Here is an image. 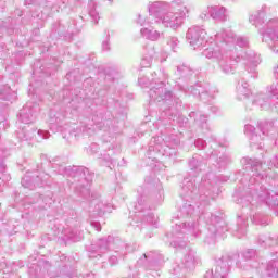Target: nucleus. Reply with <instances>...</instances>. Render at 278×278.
<instances>
[{"label":"nucleus","mask_w":278,"mask_h":278,"mask_svg":"<svg viewBox=\"0 0 278 278\" xmlns=\"http://www.w3.org/2000/svg\"><path fill=\"white\" fill-rule=\"evenodd\" d=\"M149 97L152 99V101L162 103V101H170V99H173V91L166 88L164 83H159L156 86L150 89Z\"/></svg>","instance_id":"obj_7"},{"label":"nucleus","mask_w":278,"mask_h":278,"mask_svg":"<svg viewBox=\"0 0 278 278\" xmlns=\"http://www.w3.org/2000/svg\"><path fill=\"white\" fill-rule=\"evenodd\" d=\"M237 92H238V99H240L241 101L242 99H249V97H251V90L245 87H238Z\"/></svg>","instance_id":"obj_30"},{"label":"nucleus","mask_w":278,"mask_h":278,"mask_svg":"<svg viewBox=\"0 0 278 278\" xmlns=\"http://www.w3.org/2000/svg\"><path fill=\"white\" fill-rule=\"evenodd\" d=\"M89 16L94 21L96 25L99 23V12H97V3L92 0L89 2Z\"/></svg>","instance_id":"obj_25"},{"label":"nucleus","mask_w":278,"mask_h":278,"mask_svg":"<svg viewBox=\"0 0 278 278\" xmlns=\"http://www.w3.org/2000/svg\"><path fill=\"white\" fill-rule=\"evenodd\" d=\"M91 227H93L96 231H101V224L98 222H91Z\"/></svg>","instance_id":"obj_46"},{"label":"nucleus","mask_w":278,"mask_h":278,"mask_svg":"<svg viewBox=\"0 0 278 278\" xmlns=\"http://www.w3.org/2000/svg\"><path fill=\"white\" fill-rule=\"evenodd\" d=\"M102 49L103 51H110V42L109 41L102 42Z\"/></svg>","instance_id":"obj_49"},{"label":"nucleus","mask_w":278,"mask_h":278,"mask_svg":"<svg viewBox=\"0 0 278 278\" xmlns=\"http://www.w3.org/2000/svg\"><path fill=\"white\" fill-rule=\"evenodd\" d=\"M56 236L63 240H73V238H75V232H73L71 228H63L61 233L58 232Z\"/></svg>","instance_id":"obj_27"},{"label":"nucleus","mask_w":278,"mask_h":278,"mask_svg":"<svg viewBox=\"0 0 278 278\" xmlns=\"http://www.w3.org/2000/svg\"><path fill=\"white\" fill-rule=\"evenodd\" d=\"M270 14V7L264 4L255 14H252L249 18L250 23H253L255 27H261L266 21V16Z\"/></svg>","instance_id":"obj_12"},{"label":"nucleus","mask_w":278,"mask_h":278,"mask_svg":"<svg viewBox=\"0 0 278 278\" xmlns=\"http://www.w3.org/2000/svg\"><path fill=\"white\" fill-rule=\"evenodd\" d=\"M267 92L271 94L269 108L274 112H278V84H273L268 89Z\"/></svg>","instance_id":"obj_16"},{"label":"nucleus","mask_w":278,"mask_h":278,"mask_svg":"<svg viewBox=\"0 0 278 278\" xmlns=\"http://www.w3.org/2000/svg\"><path fill=\"white\" fill-rule=\"evenodd\" d=\"M269 277H278V260L270 261L266 267Z\"/></svg>","instance_id":"obj_24"},{"label":"nucleus","mask_w":278,"mask_h":278,"mask_svg":"<svg viewBox=\"0 0 278 278\" xmlns=\"http://www.w3.org/2000/svg\"><path fill=\"white\" fill-rule=\"evenodd\" d=\"M87 278H94V274L87 275Z\"/></svg>","instance_id":"obj_55"},{"label":"nucleus","mask_w":278,"mask_h":278,"mask_svg":"<svg viewBox=\"0 0 278 278\" xmlns=\"http://www.w3.org/2000/svg\"><path fill=\"white\" fill-rule=\"evenodd\" d=\"M88 173V169L86 168H79V167H65V175H67V177H74L77 179H85V181L88 180V178H86V174Z\"/></svg>","instance_id":"obj_15"},{"label":"nucleus","mask_w":278,"mask_h":278,"mask_svg":"<svg viewBox=\"0 0 278 278\" xmlns=\"http://www.w3.org/2000/svg\"><path fill=\"white\" fill-rule=\"evenodd\" d=\"M217 42H223L222 50L227 53V51H233L236 49V45L238 47H247L249 45V40L244 37H238L236 39V35L231 30L222 29L215 36Z\"/></svg>","instance_id":"obj_2"},{"label":"nucleus","mask_w":278,"mask_h":278,"mask_svg":"<svg viewBox=\"0 0 278 278\" xmlns=\"http://www.w3.org/2000/svg\"><path fill=\"white\" fill-rule=\"evenodd\" d=\"M153 150L159 151V153L165 155L166 157H173V155H177V151L166 144L165 141H162L161 143H155Z\"/></svg>","instance_id":"obj_17"},{"label":"nucleus","mask_w":278,"mask_h":278,"mask_svg":"<svg viewBox=\"0 0 278 278\" xmlns=\"http://www.w3.org/2000/svg\"><path fill=\"white\" fill-rule=\"evenodd\" d=\"M137 23H139V25H143L144 24V17H142V15H139Z\"/></svg>","instance_id":"obj_50"},{"label":"nucleus","mask_w":278,"mask_h":278,"mask_svg":"<svg viewBox=\"0 0 278 278\" xmlns=\"http://www.w3.org/2000/svg\"><path fill=\"white\" fill-rule=\"evenodd\" d=\"M195 123L199 127H201L202 129H208L207 126V116L205 115H201V114H197L195 115Z\"/></svg>","instance_id":"obj_28"},{"label":"nucleus","mask_w":278,"mask_h":278,"mask_svg":"<svg viewBox=\"0 0 278 278\" xmlns=\"http://www.w3.org/2000/svg\"><path fill=\"white\" fill-rule=\"evenodd\" d=\"M5 121H7L5 115L0 112V125H2L3 129H5Z\"/></svg>","instance_id":"obj_45"},{"label":"nucleus","mask_w":278,"mask_h":278,"mask_svg":"<svg viewBox=\"0 0 278 278\" xmlns=\"http://www.w3.org/2000/svg\"><path fill=\"white\" fill-rule=\"evenodd\" d=\"M267 241L268 240H266V239H262V235L258 237V244L261 247H266Z\"/></svg>","instance_id":"obj_48"},{"label":"nucleus","mask_w":278,"mask_h":278,"mask_svg":"<svg viewBox=\"0 0 278 278\" xmlns=\"http://www.w3.org/2000/svg\"><path fill=\"white\" fill-rule=\"evenodd\" d=\"M258 129L262 131L263 136H275L277 134V127H275L273 122H261Z\"/></svg>","instance_id":"obj_19"},{"label":"nucleus","mask_w":278,"mask_h":278,"mask_svg":"<svg viewBox=\"0 0 278 278\" xmlns=\"http://www.w3.org/2000/svg\"><path fill=\"white\" fill-rule=\"evenodd\" d=\"M143 257H144V260H148L149 262H155V254L153 252L143 254Z\"/></svg>","instance_id":"obj_40"},{"label":"nucleus","mask_w":278,"mask_h":278,"mask_svg":"<svg viewBox=\"0 0 278 278\" xmlns=\"http://www.w3.org/2000/svg\"><path fill=\"white\" fill-rule=\"evenodd\" d=\"M152 218H153V214L148 215V218H147L148 223H152L151 220Z\"/></svg>","instance_id":"obj_53"},{"label":"nucleus","mask_w":278,"mask_h":278,"mask_svg":"<svg viewBox=\"0 0 278 278\" xmlns=\"http://www.w3.org/2000/svg\"><path fill=\"white\" fill-rule=\"evenodd\" d=\"M230 262L231 257L223 256L216 262V266L214 269L205 273L204 278H227V275L229 274Z\"/></svg>","instance_id":"obj_6"},{"label":"nucleus","mask_w":278,"mask_h":278,"mask_svg":"<svg viewBox=\"0 0 278 278\" xmlns=\"http://www.w3.org/2000/svg\"><path fill=\"white\" fill-rule=\"evenodd\" d=\"M195 147L198 149H204L205 148V141L203 139H198L195 142H194Z\"/></svg>","instance_id":"obj_43"},{"label":"nucleus","mask_w":278,"mask_h":278,"mask_svg":"<svg viewBox=\"0 0 278 278\" xmlns=\"http://www.w3.org/2000/svg\"><path fill=\"white\" fill-rule=\"evenodd\" d=\"M186 16H188V8L184 4L174 2L172 3L169 11L164 14L162 23L165 27L177 29L178 27H181Z\"/></svg>","instance_id":"obj_1"},{"label":"nucleus","mask_w":278,"mask_h":278,"mask_svg":"<svg viewBox=\"0 0 278 278\" xmlns=\"http://www.w3.org/2000/svg\"><path fill=\"white\" fill-rule=\"evenodd\" d=\"M245 131L250 135L251 147L257 146L258 149H262V137L255 134V128L252 125H245Z\"/></svg>","instance_id":"obj_18"},{"label":"nucleus","mask_w":278,"mask_h":278,"mask_svg":"<svg viewBox=\"0 0 278 278\" xmlns=\"http://www.w3.org/2000/svg\"><path fill=\"white\" fill-rule=\"evenodd\" d=\"M110 240H112L111 237L108 238V240L105 239H99L97 242V252L98 253H105L108 252V250L110 249L111 244H110Z\"/></svg>","instance_id":"obj_23"},{"label":"nucleus","mask_w":278,"mask_h":278,"mask_svg":"<svg viewBox=\"0 0 278 278\" xmlns=\"http://www.w3.org/2000/svg\"><path fill=\"white\" fill-rule=\"evenodd\" d=\"M187 40L194 49L203 47V42H205V30L199 26L189 28L187 31Z\"/></svg>","instance_id":"obj_8"},{"label":"nucleus","mask_w":278,"mask_h":278,"mask_svg":"<svg viewBox=\"0 0 278 278\" xmlns=\"http://www.w3.org/2000/svg\"><path fill=\"white\" fill-rule=\"evenodd\" d=\"M261 225H264V223H263V222H261Z\"/></svg>","instance_id":"obj_60"},{"label":"nucleus","mask_w":278,"mask_h":278,"mask_svg":"<svg viewBox=\"0 0 278 278\" xmlns=\"http://www.w3.org/2000/svg\"><path fill=\"white\" fill-rule=\"evenodd\" d=\"M237 238H242L243 236H247V228L241 227L236 230Z\"/></svg>","instance_id":"obj_39"},{"label":"nucleus","mask_w":278,"mask_h":278,"mask_svg":"<svg viewBox=\"0 0 278 278\" xmlns=\"http://www.w3.org/2000/svg\"><path fill=\"white\" fill-rule=\"evenodd\" d=\"M243 257L249 262V260H255L257 257V251L253 249H248L243 252Z\"/></svg>","instance_id":"obj_33"},{"label":"nucleus","mask_w":278,"mask_h":278,"mask_svg":"<svg viewBox=\"0 0 278 278\" xmlns=\"http://www.w3.org/2000/svg\"><path fill=\"white\" fill-rule=\"evenodd\" d=\"M249 72L250 73H255V67L251 68Z\"/></svg>","instance_id":"obj_56"},{"label":"nucleus","mask_w":278,"mask_h":278,"mask_svg":"<svg viewBox=\"0 0 278 278\" xmlns=\"http://www.w3.org/2000/svg\"><path fill=\"white\" fill-rule=\"evenodd\" d=\"M173 51L179 49V39L177 37H170L167 41Z\"/></svg>","instance_id":"obj_37"},{"label":"nucleus","mask_w":278,"mask_h":278,"mask_svg":"<svg viewBox=\"0 0 278 278\" xmlns=\"http://www.w3.org/2000/svg\"><path fill=\"white\" fill-rule=\"evenodd\" d=\"M0 99H3L4 101H10V96H3V92H0Z\"/></svg>","instance_id":"obj_51"},{"label":"nucleus","mask_w":278,"mask_h":278,"mask_svg":"<svg viewBox=\"0 0 278 278\" xmlns=\"http://www.w3.org/2000/svg\"><path fill=\"white\" fill-rule=\"evenodd\" d=\"M208 231L213 235H223L227 231V226L225 225V220L222 217L216 215H211V222L208 225Z\"/></svg>","instance_id":"obj_10"},{"label":"nucleus","mask_w":278,"mask_h":278,"mask_svg":"<svg viewBox=\"0 0 278 278\" xmlns=\"http://www.w3.org/2000/svg\"><path fill=\"white\" fill-rule=\"evenodd\" d=\"M248 166H250V168H252V170L255 172L253 174L254 177H260L261 179H264V177H266V174L260 173V168H262V162H260L257 160L249 159L248 160Z\"/></svg>","instance_id":"obj_20"},{"label":"nucleus","mask_w":278,"mask_h":278,"mask_svg":"<svg viewBox=\"0 0 278 278\" xmlns=\"http://www.w3.org/2000/svg\"><path fill=\"white\" fill-rule=\"evenodd\" d=\"M203 55H205L208 60H216L219 64L220 71H223L226 75L233 73V65L227 61V55H229V51L225 52L223 49L216 48H207L203 51Z\"/></svg>","instance_id":"obj_4"},{"label":"nucleus","mask_w":278,"mask_h":278,"mask_svg":"<svg viewBox=\"0 0 278 278\" xmlns=\"http://www.w3.org/2000/svg\"><path fill=\"white\" fill-rule=\"evenodd\" d=\"M96 212H98L99 216L104 214L105 211H103V203H98L96 206Z\"/></svg>","instance_id":"obj_44"},{"label":"nucleus","mask_w":278,"mask_h":278,"mask_svg":"<svg viewBox=\"0 0 278 278\" xmlns=\"http://www.w3.org/2000/svg\"><path fill=\"white\" fill-rule=\"evenodd\" d=\"M177 229H179V226H176V231H177Z\"/></svg>","instance_id":"obj_59"},{"label":"nucleus","mask_w":278,"mask_h":278,"mask_svg":"<svg viewBox=\"0 0 278 278\" xmlns=\"http://www.w3.org/2000/svg\"><path fill=\"white\" fill-rule=\"evenodd\" d=\"M189 166H190L191 170H201V162L199 161V159H197V156H193L190 160Z\"/></svg>","instance_id":"obj_34"},{"label":"nucleus","mask_w":278,"mask_h":278,"mask_svg":"<svg viewBox=\"0 0 278 278\" xmlns=\"http://www.w3.org/2000/svg\"><path fill=\"white\" fill-rule=\"evenodd\" d=\"M16 136L21 142H42V140H49L51 135L47 130H38L36 137V128L27 125L20 128Z\"/></svg>","instance_id":"obj_5"},{"label":"nucleus","mask_w":278,"mask_h":278,"mask_svg":"<svg viewBox=\"0 0 278 278\" xmlns=\"http://www.w3.org/2000/svg\"><path fill=\"white\" fill-rule=\"evenodd\" d=\"M162 11V3L161 2H154L149 7V13L150 14H157Z\"/></svg>","instance_id":"obj_35"},{"label":"nucleus","mask_w":278,"mask_h":278,"mask_svg":"<svg viewBox=\"0 0 278 278\" xmlns=\"http://www.w3.org/2000/svg\"><path fill=\"white\" fill-rule=\"evenodd\" d=\"M191 93L194 97H200L202 101H210L214 97L212 89H210V84L199 83L191 88Z\"/></svg>","instance_id":"obj_9"},{"label":"nucleus","mask_w":278,"mask_h":278,"mask_svg":"<svg viewBox=\"0 0 278 278\" xmlns=\"http://www.w3.org/2000/svg\"><path fill=\"white\" fill-rule=\"evenodd\" d=\"M197 264V258L194 257V253H189L185 256V266L187 268H192Z\"/></svg>","instance_id":"obj_32"},{"label":"nucleus","mask_w":278,"mask_h":278,"mask_svg":"<svg viewBox=\"0 0 278 278\" xmlns=\"http://www.w3.org/2000/svg\"><path fill=\"white\" fill-rule=\"evenodd\" d=\"M254 105H260L262 110H268L270 108V98L266 97V94H258L253 101Z\"/></svg>","instance_id":"obj_21"},{"label":"nucleus","mask_w":278,"mask_h":278,"mask_svg":"<svg viewBox=\"0 0 278 278\" xmlns=\"http://www.w3.org/2000/svg\"><path fill=\"white\" fill-rule=\"evenodd\" d=\"M141 66L142 68H149L151 66V59H142Z\"/></svg>","instance_id":"obj_42"},{"label":"nucleus","mask_w":278,"mask_h":278,"mask_svg":"<svg viewBox=\"0 0 278 278\" xmlns=\"http://www.w3.org/2000/svg\"><path fill=\"white\" fill-rule=\"evenodd\" d=\"M160 140H162V138L157 137V139H154L152 142L156 143L160 142Z\"/></svg>","instance_id":"obj_54"},{"label":"nucleus","mask_w":278,"mask_h":278,"mask_svg":"<svg viewBox=\"0 0 278 278\" xmlns=\"http://www.w3.org/2000/svg\"><path fill=\"white\" fill-rule=\"evenodd\" d=\"M149 149H150V151H151V150L153 149V146H150V148H149Z\"/></svg>","instance_id":"obj_57"},{"label":"nucleus","mask_w":278,"mask_h":278,"mask_svg":"<svg viewBox=\"0 0 278 278\" xmlns=\"http://www.w3.org/2000/svg\"><path fill=\"white\" fill-rule=\"evenodd\" d=\"M263 42H266L274 53H278V18H270L265 28L260 29Z\"/></svg>","instance_id":"obj_3"},{"label":"nucleus","mask_w":278,"mask_h":278,"mask_svg":"<svg viewBox=\"0 0 278 278\" xmlns=\"http://www.w3.org/2000/svg\"><path fill=\"white\" fill-rule=\"evenodd\" d=\"M141 36L147 38V40L155 41L160 39V31L155 29L142 28Z\"/></svg>","instance_id":"obj_22"},{"label":"nucleus","mask_w":278,"mask_h":278,"mask_svg":"<svg viewBox=\"0 0 278 278\" xmlns=\"http://www.w3.org/2000/svg\"><path fill=\"white\" fill-rule=\"evenodd\" d=\"M109 262H110L111 266H114V265L118 264V257H116V256H111V257L109 258Z\"/></svg>","instance_id":"obj_47"},{"label":"nucleus","mask_w":278,"mask_h":278,"mask_svg":"<svg viewBox=\"0 0 278 278\" xmlns=\"http://www.w3.org/2000/svg\"><path fill=\"white\" fill-rule=\"evenodd\" d=\"M181 212L184 214H186L187 216H192V214H194V206H192V204H190V203H186L181 207Z\"/></svg>","instance_id":"obj_36"},{"label":"nucleus","mask_w":278,"mask_h":278,"mask_svg":"<svg viewBox=\"0 0 278 278\" xmlns=\"http://www.w3.org/2000/svg\"><path fill=\"white\" fill-rule=\"evenodd\" d=\"M207 17V14H204V18H206Z\"/></svg>","instance_id":"obj_58"},{"label":"nucleus","mask_w":278,"mask_h":278,"mask_svg":"<svg viewBox=\"0 0 278 278\" xmlns=\"http://www.w3.org/2000/svg\"><path fill=\"white\" fill-rule=\"evenodd\" d=\"M22 186L24 188H29L30 190H34V188H36V186H34L31 184V180L29 179V176H26L22 179Z\"/></svg>","instance_id":"obj_38"},{"label":"nucleus","mask_w":278,"mask_h":278,"mask_svg":"<svg viewBox=\"0 0 278 278\" xmlns=\"http://www.w3.org/2000/svg\"><path fill=\"white\" fill-rule=\"evenodd\" d=\"M262 240H267L265 247H277L278 245V236L273 237L270 235H262Z\"/></svg>","instance_id":"obj_29"},{"label":"nucleus","mask_w":278,"mask_h":278,"mask_svg":"<svg viewBox=\"0 0 278 278\" xmlns=\"http://www.w3.org/2000/svg\"><path fill=\"white\" fill-rule=\"evenodd\" d=\"M227 9L224 7H210L207 9V13L210 14L213 21H217L218 23H224L227 21Z\"/></svg>","instance_id":"obj_13"},{"label":"nucleus","mask_w":278,"mask_h":278,"mask_svg":"<svg viewBox=\"0 0 278 278\" xmlns=\"http://www.w3.org/2000/svg\"><path fill=\"white\" fill-rule=\"evenodd\" d=\"M182 233H191V236H194V238H199V235L201 233V230L199 229V222L194 219H189L182 224Z\"/></svg>","instance_id":"obj_14"},{"label":"nucleus","mask_w":278,"mask_h":278,"mask_svg":"<svg viewBox=\"0 0 278 278\" xmlns=\"http://www.w3.org/2000/svg\"><path fill=\"white\" fill-rule=\"evenodd\" d=\"M36 110H38L37 105H34L31 102H28L21 111H20V121L25 125H29V123H34V114H36Z\"/></svg>","instance_id":"obj_11"},{"label":"nucleus","mask_w":278,"mask_h":278,"mask_svg":"<svg viewBox=\"0 0 278 278\" xmlns=\"http://www.w3.org/2000/svg\"><path fill=\"white\" fill-rule=\"evenodd\" d=\"M182 190L186 197H192V194L197 192V185L192 181H187V184L182 186Z\"/></svg>","instance_id":"obj_26"},{"label":"nucleus","mask_w":278,"mask_h":278,"mask_svg":"<svg viewBox=\"0 0 278 278\" xmlns=\"http://www.w3.org/2000/svg\"><path fill=\"white\" fill-rule=\"evenodd\" d=\"M261 201H266L268 203V200L270 199V193L268 191H265L264 193L260 194Z\"/></svg>","instance_id":"obj_41"},{"label":"nucleus","mask_w":278,"mask_h":278,"mask_svg":"<svg viewBox=\"0 0 278 278\" xmlns=\"http://www.w3.org/2000/svg\"><path fill=\"white\" fill-rule=\"evenodd\" d=\"M201 18H203V15H201Z\"/></svg>","instance_id":"obj_61"},{"label":"nucleus","mask_w":278,"mask_h":278,"mask_svg":"<svg viewBox=\"0 0 278 278\" xmlns=\"http://www.w3.org/2000/svg\"><path fill=\"white\" fill-rule=\"evenodd\" d=\"M135 210H137V212H144V210H147V198L142 195L138 198Z\"/></svg>","instance_id":"obj_31"},{"label":"nucleus","mask_w":278,"mask_h":278,"mask_svg":"<svg viewBox=\"0 0 278 278\" xmlns=\"http://www.w3.org/2000/svg\"><path fill=\"white\" fill-rule=\"evenodd\" d=\"M238 88H249V84L248 83H243V84H239Z\"/></svg>","instance_id":"obj_52"}]
</instances>
